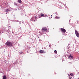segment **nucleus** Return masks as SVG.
I'll return each instance as SVG.
<instances>
[{
    "mask_svg": "<svg viewBox=\"0 0 79 79\" xmlns=\"http://www.w3.org/2000/svg\"><path fill=\"white\" fill-rule=\"evenodd\" d=\"M6 44L7 45L8 47H12L13 46V44L10 41H7L6 43Z\"/></svg>",
    "mask_w": 79,
    "mask_h": 79,
    "instance_id": "nucleus-1",
    "label": "nucleus"
},
{
    "mask_svg": "<svg viewBox=\"0 0 79 79\" xmlns=\"http://www.w3.org/2000/svg\"><path fill=\"white\" fill-rule=\"evenodd\" d=\"M60 31H61V32H63L64 33H65L66 32V31L65 29L62 28H60Z\"/></svg>",
    "mask_w": 79,
    "mask_h": 79,
    "instance_id": "nucleus-2",
    "label": "nucleus"
},
{
    "mask_svg": "<svg viewBox=\"0 0 79 79\" xmlns=\"http://www.w3.org/2000/svg\"><path fill=\"white\" fill-rule=\"evenodd\" d=\"M75 34L77 37H79V33H78V32H77V31H75Z\"/></svg>",
    "mask_w": 79,
    "mask_h": 79,
    "instance_id": "nucleus-3",
    "label": "nucleus"
},
{
    "mask_svg": "<svg viewBox=\"0 0 79 79\" xmlns=\"http://www.w3.org/2000/svg\"><path fill=\"white\" fill-rule=\"evenodd\" d=\"M40 53H45V52H44V50H41L40 51H39Z\"/></svg>",
    "mask_w": 79,
    "mask_h": 79,
    "instance_id": "nucleus-4",
    "label": "nucleus"
},
{
    "mask_svg": "<svg viewBox=\"0 0 79 79\" xmlns=\"http://www.w3.org/2000/svg\"><path fill=\"white\" fill-rule=\"evenodd\" d=\"M42 31H46L47 30V28L45 27H44L43 28H42Z\"/></svg>",
    "mask_w": 79,
    "mask_h": 79,
    "instance_id": "nucleus-5",
    "label": "nucleus"
},
{
    "mask_svg": "<svg viewBox=\"0 0 79 79\" xmlns=\"http://www.w3.org/2000/svg\"><path fill=\"white\" fill-rule=\"evenodd\" d=\"M2 79H6V75H4L3 76Z\"/></svg>",
    "mask_w": 79,
    "mask_h": 79,
    "instance_id": "nucleus-6",
    "label": "nucleus"
},
{
    "mask_svg": "<svg viewBox=\"0 0 79 79\" xmlns=\"http://www.w3.org/2000/svg\"><path fill=\"white\" fill-rule=\"evenodd\" d=\"M34 18H34V17H32V18H31V19L33 21H35L34 20Z\"/></svg>",
    "mask_w": 79,
    "mask_h": 79,
    "instance_id": "nucleus-7",
    "label": "nucleus"
},
{
    "mask_svg": "<svg viewBox=\"0 0 79 79\" xmlns=\"http://www.w3.org/2000/svg\"><path fill=\"white\" fill-rule=\"evenodd\" d=\"M41 16V17H44V16H45V15L44 14L41 13L40 14Z\"/></svg>",
    "mask_w": 79,
    "mask_h": 79,
    "instance_id": "nucleus-8",
    "label": "nucleus"
},
{
    "mask_svg": "<svg viewBox=\"0 0 79 79\" xmlns=\"http://www.w3.org/2000/svg\"><path fill=\"white\" fill-rule=\"evenodd\" d=\"M18 3H21L22 1H21V0H18Z\"/></svg>",
    "mask_w": 79,
    "mask_h": 79,
    "instance_id": "nucleus-9",
    "label": "nucleus"
},
{
    "mask_svg": "<svg viewBox=\"0 0 79 79\" xmlns=\"http://www.w3.org/2000/svg\"><path fill=\"white\" fill-rule=\"evenodd\" d=\"M69 58H71L72 59H73V56H72L71 55H70L69 56Z\"/></svg>",
    "mask_w": 79,
    "mask_h": 79,
    "instance_id": "nucleus-10",
    "label": "nucleus"
},
{
    "mask_svg": "<svg viewBox=\"0 0 79 79\" xmlns=\"http://www.w3.org/2000/svg\"><path fill=\"white\" fill-rule=\"evenodd\" d=\"M55 19H60V17L56 16L55 17Z\"/></svg>",
    "mask_w": 79,
    "mask_h": 79,
    "instance_id": "nucleus-11",
    "label": "nucleus"
},
{
    "mask_svg": "<svg viewBox=\"0 0 79 79\" xmlns=\"http://www.w3.org/2000/svg\"><path fill=\"white\" fill-rule=\"evenodd\" d=\"M42 17L40 15H39L38 16V18H41Z\"/></svg>",
    "mask_w": 79,
    "mask_h": 79,
    "instance_id": "nucleus-12",
    "label": "nucleus"
},
{
    "mask_svg": "<svg viewBox=\"0 0 79 79\" xmlns=\"http://www.w3.org/2000/svg\"><path fill=\"white\" fill-rule=\"evenodd\" d=\"M10 11V10H8V9H6V12H8V11Z\"/></svg>",
    "mask_w": 79,
    "mask_h": 79,
    "instance_id": "nucleus-13",
    "label": "nucleus"
},
{
    "mask_svg": "<svg viewBox=\"0 0 79 79\" xmlns=\"http://www.w3.org/2000/svg\"><path fill=\"white\" fill-rule=\"evenodd\" d=\"M70 74V76H74V75H73V73H71Z\"/></svg>",
    "mask_w": 79,
    "mask_h": 79,
    "instance_id": "nucleus-14",
    "label": "nucleus"
},
{
    "mask_svg": "<svg viewBox=\"0 0 79 79\" xmlns=\"http://www.w3.org/2000/svg\"><path fill=\"white\" fill-rule=\"evenodd\" d=\"M54 53H57V51L56 50H55L54 51Z\"/></svg>",
    "mask_w": 79,
    "mask_h": 79,
    "instance_id": "nucleus-15",
    "label": "nucleus"
},
{
    "mask_svg": "<svg viewBox=\"0 0 79 79\" xmlns=\"http://www.w3.org/2000/svg\"><path fill=\"white\" fill-rule=\"evenodd\" d=\"M70 75H69V79H71V77H70Z\"/></svg>",
    "mask_w": 79,
    "mask_h": 79,
    "instance_id": "nucleus-16",
    "label": "nucleus"
},
{
    "mask_svg": "<svg viewBox=\"0 0 79 79\" xmlns=\"http://www.w3.org/2000/svg\"><path fill=\"white\" fill-rule=\"evenodd\" d=\"M36 18H37V17H35V19H36Z\"/></svg>",
    "mask_w": 79,
    "mask_h": 79,
    "instance_id": "nucleus-17",
    "label": "nucleus"
},
{
    "mask_svg": "<svg viewBox=\"0 0 79 79\" xmlns=\"http://www.w3.org/2000/svg\"><path fill=\"white\" fill-rule=\"evenodd\" d=\"M15 5H17V4L15 3Z\"/></svg>",
    "mask_w": 79,
    "mask_h": 79,
    "instance_id": "nucleus-18",
    "label": "nucleus"
},
{
    "mask_svg": "<svg viewBox=\"0 0 79 79\" xmlns=\"http://www.w3.org/2000/svg\"><path fill=\"white\" fill-rule=\"evenodd\" d=\"M52 16V15H51V16Z\"/></svg>",
    "mask_w": 79,
    "mask_h": 79,
    "instance_id": "nucleus-19",
    "label": "nucleus"
},
{
    "mask_svg": "<svg viewBox=\"0 0 79 79\" xmlns=\"http://www.w3.org/2000/svg\"><path fill=\"white\" fill-rule=\"evenodd\" d=\"M77 79H79V78H78Z\"/></svg>",
    "mask_w": 79,
    "mask_h": 79,
    "instance_id": "nucleus-20",
    "label": "nucleus"
}]
</instances>
